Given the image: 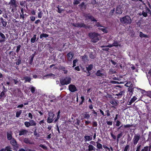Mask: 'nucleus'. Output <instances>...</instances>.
<instances>
[{"mask_svg":"<svg viewBox=\"0 0 151 151\" xmlns=\"http://www.w3.org/2000/svg\"><path fill=\"white\" fill-rule=\"evenodd\" d=\"M88 36L91 39V42L96 43L99 40L100 35L95 32H91L88 33Z\"/></svg>","mask_w":151,"mask_h":151,"instance_id":"f257e3e1","label":"nucleus"},{"mask_svg":"<svg viewBox=\"0 0 151 151\" xmlns=\"http://www.w3.org/2000/svg\"><path fill=\"white\" fill-rule=\"evenodd\" d=\"M121 22L126 25L130 24L132 22L131 18L128 16H125L120 19Z\"/></svg>","mask_w":151,"mask_h":151,"instance_id":"f03ea898","label":"nucleus"},{"mask_svg":"<svg viewBox=\"0 0 151 151\" xmlns=\"http://www.w3.org/2000/svg\"><path fill=\"white\" fill-rule=\"evenodd\" d=\"M71 78L69 76H67L65 78H61L60 80V83L62 86L67 85L71 83Z\"/></svg>","mask_w":151,"mask_h":151,"instance_id":"7ed1b4c3","label":"nucleus"},{"mask_svg":"<svg viewBox=\"0 0 151 151\" xmlns=\"http://www.w3.org/2000/svg\"><path fill=\"white\" fill-rule=\"evenodd\" d=\"M10 143L12 145L13 147V150H17L19 147L18 144H17L15 139L12 138V136L10 133Z\"/></svg>","mask_w":151,"mask_h":151,"instance_id":"20e7f679","label":"nucleus"},{"mask_svg":"<svg viewBox=\"0 0 151 151\" xmlns=\"http://www.w3.org/2000/svg\"><path fill=\"white\" fill-rule=\"evenodd\" d=\"M72 25L74 27L78 28H84L86 29H89L90 26L89 25H87L84 24L83 22H81L80 23H73Z\"/></svg>","mask_w":151,"mask_h":151,"instance_id":"39448f33","label":"nucleus"},{"mask_svg":"<svg viewBox=\"0 0 151 151\" xmlns=\"http://www.w3.org/2000/svg\"><path fill=\"white\" fill-rule=\"evenodd\" d=\"M10 5L12 6L13 8L12 9V11L14 12V11L15 10L16 7L18 6L17 2L16 0H11Z\"/></svg>","mask_w":151,"mask_h":151,"instance_id":"423d86ee","label":"nucleus"},{"mask_svg":"<svg viewBox=\"0 0 151 151\" xmlns=\"http://www.w3.org/2000/svg\"><path fill=\"white\" fill-rule=\"evenodd\" d=\"M49 116L47 118V122L49 123H51L53 121V119L55 115L52 111H50L48 113Z\"/></svg>","mask_w":151,"mask_h":151,"instance_id":"0eeeda50","label":"nucleus"},{"mask_svg":"<svg viewBox=\"0 0 151 151\" xmlns=\"http://www.w3.org/2000/svg\"><path fill=\"white\" fill-rule=\"evenodd\" d=\"M140 139V135L139 134H135L133 140V142L134 145H136L137 144Z\"/></svg>","mask_w":151,"mask_h":151,"instance_id":"6e6552de","label":"nucleus"},{"mask_svg":"<svg viewBox=\"0 0 151 151\" xmlns=\"http://www.w3.org/2000/svg\"><path fill=\"white\" fill-rule=\"evenodd\" d=\"M68 89L71 92H74L77 91V89L75 85L70 84L69 86Z\"/></svg>","mask_w":151,"mask_h":151,"instance_id":"1a4fd4ad","label":"nucleus"},{"mask_svg":"<svg viewBox=\"0 0 151 151\" xmlns=\"http://www.w3.org/2000/svg\"><path fill=\"white\" fill-rule=\"evenodd\" d=\"M83 119H88L90 118L91 114L88 112H85L81 114Z\"/></svg>","mask_w":151,"mask_h":151,"instance_id":"9d476101","label":"nucleus"},{"mask_svg":"<svg viewBox=\"0 0 151 151\" xmlns=\"http://www.w3.org/2000/svg\"><path fill=\"white\" fill-rule=\"evenodd\" d=\"M96 76H99L102 78H103L105 76V74L102 73V70H98L95 73Z\"/></svg>","mask_w":151,"mask_h":151,"instance_id":"9b49d317","label":"nucleus"},{"mask_svg":"<svg viewBox=\"0 0 151 151\" xmlns=\"http://www.w3.org/2000/svg\"><path fill=\"white\" fill-rule=\"evenodd\" d=\"M28 131L27 129H22L19 132V135L20 136L23 135H27Z\"/></svg>","mask_w":151,"mask_h":151,"instance_id":"f8f14e48","label":"nucleus"},{"mask_svg":"<svg viewBox=\"0 0 151 151\" xmlns=\"http://www.w3.org/2000/svg\"><path fill=\"white\" fill-rule=\"evenodd\" d=\"M81 58L84 63H85L88 60V56L86 54H84L83 56H81Z\"/></svg>","mask_w":151,"mask_h":151,"instance_id":"ddd939ff","label":"nucleus"},{"mask_svg":"<svg viewBox=\"0 0 151 151\" xmlns=\"http://www.w3.org/2000/svg\"><path fill=\"white\" fill-rule=\"evenodd\" d=\"M74 54L73 52H69L67 55L68 60L69 61L71 60Z\"/></svg>","mask_w":151,"mask_h":151,"instance_id":"4468645a","label":"nucleus"},{"mask_svg":"<svg viewBox=\"0 0 151 151\" xmlns=\"http://www.w3.org/2000/svg\"><path fill=\"white\" fill-rule=\"evenodd\" d=\"M92 135L90 136L89 135H85L84 136L85 141L87 142L91 140L92 139Z\"/></svg>","mask_w":151,"mask_h":151,"instance_id":"2eb2a0df","label":"nucleus"},{"mask_svg":"<svg viewBox=\"0 0 151 151\" xmlns=\"http://www.w3.org/2000/svg\"><path fill=\"white\" fill-rule=\"evenodd\" d=\"M43 77L44 78H53V79H54L55 77V75L51 73H49L45 76H44Z\"/></svg>","mask_w":151,"mask_h":151,"instance_id":"dca6fc26","label":"nucleus"},{"mask_svg":"<svg viewBox=\"0 0 151 151\" xmlns=\"http://www.w3.org/2000/svg\"><path fill=\"white\" fill-rule=\"evenodd\" d=\"M98 29L106 33H107L108 32L107 30V27H103V28L99 27Z\"/></svg>","mask_w":151,"mask_h":151,"instance_id":"f3484780","label":"nucleus"},{"mask_svg":"<svg viewBox=\"0 0 151 151\" xmlns=\"http://www.w3.org/2000/svg\"><path fill=\"white\" fill-rule=\"evenodd\" d=\"M88 149L86 150H88V151H92L93 150H95L96 148L92 145H89L88 146Z\"/></svg>","mask_w":151,"mask_h":151,"instance_id":"a211bd4d","label":"nucleus"},{"mask_svg":"<svg viewBox=\"0 0 151 151\" xmlns=\"http://www.w3.org/2000/svg\"><path fill=\"white\" fill-rule=\"evenodd\" d=\"M137 98L135 96H134L132 98L130 101L129 102L128 105H131L133 103L137 100Z\"/></svg>","mask_w":151,"mask_h":151,"instance_id":"6ab92c4d","label":"nucleus"},{"mask_svg":"<svg viewBox=\"0 0 151 151\" xmlns=\"http://www.w3.org/2000/svg\"><path fill=\"white\" fill-rule=\"evenodd\" d=\"M116 13L119 14H121L122 13V10L121 9L117 7L116 9Z\"/></svg>","mask_w":151,"mask_h":151,"instance_id":"aec40b11","label":"nucleus"},{"mask_svg":"<svg viewBox=\"0 0 151 151\" xmlns=\"http://www.w3.org/2000/svg\"><path fill=\"white\" fill-rule=\"evenodd\" d=\"M139 37L141 38L145 37V38H148L149 36L147 35L144 34L142 32H139Z\"/></svg>","mask_w":151,"mask_h":151,"instance_id":"412c9836","label":"nucleus"},{"mask_svg":"<svg viewBox=\"0 0 151 151\" xmlns=\"http://www.w3.org/2000/svg\"><path fill=\"white\" fill-rule=\"evenodd\" d=\"M49 36V35L45 33H42L40 35V38L43 40V37L47 38Z\"/></svg>","mask_w":151,"mask_h":151,"instance_id":"4be33fe9","label":"nucleus"},{"mask_svg":"<svg viewBox=\"0 0 151 151\" xmlns=\"http://www.w3.org/2000/svg\"><path fill=\"white\" fill-rule=\"evenodd\" d=\"M142 92H144L145 94L151 98V91H146L144 90H142Z\"/></svg>","mask_w":151,"mask_h":151,"instance_id":"5701e85b","label":"nucleus"},{"mask_svg":"<svg viewBox=\"0 0 151 151\" xmlns=\"http://www.w3.org/2000/svg\"><path fill=\"white\" fill-rule=\"evenodd\" d=\"M36 35H34L33 37L31 39V43H34L36 41Z\"/></svg>","mask_w":151,"mask_h":151,"instance_id":"b1692460","label":"nucleus"},{"mask_svg":"<svg viewBox=\"0 0 151 151\" xmlns=\"http://www.w3.org/2000/svg\"><path fill=\"white\" fill-rule=\"evenodd\" d=\"M23 78L25 80V81L24 82V83H26L27 82H30L31 80L30 78L27 76L24 77Z\"/></svg>","mask_w":151,"mask_h":151,"instance_id":"393cba45","label":"nucleus"},{"mask_svg":"<svg viewBox=\"0 0 151 151\" xmlns=\"http://www.w3.org/2000/svg\"><path fill=\"white\" fill-rule=\"evenodd\" d=\"M60 110H59L57 113V117L55 119V122H57L58 120L60 119Z\"/></svg>","mask_w":151,"mask_h":151,"instance_id":"a878e982","label":"nucleus"},{"mask_svg":"<svg viewBox=\"0 0 151 151\" xmlns=\"http://www.w3.org/2000/svg\"><path fill=\"white\" fill-rule=\"evenodd\" d=\"M0 36L1 37L2 39L0 40V42H3L5 40V37L4 35L0 32Z\"/></svg>","mask_w":151,"mask_h":151,"instance_id":"bb28decb","label":"nucleus"},{"mask_svg":"<svg viewBox=\"0 0 151 151\" xmlns=\"http://www.w3.org/2000/svg\"><path fill=\"white\" fill-rule=\"evenodd\" d=\"M93 68V65L92 64L89 65L88 67H86V69L87 71H91L92 70Z\"/></svg>","mask_w":151,"mask_h":151,"instance_id":"cd10ccee","label":"nucleus"},{"mask_svg":"<svg viewBox=\"0 0 151 151\" xmlns=\"http://www.w3.org/2000/svg\"><path fill=\"white\" fill-rule=\"evenodd\" d=\"M128 91L132 93L134 91V88L133 87V85H131L129 86V87L128 88Z\"/></svg>","mask_w":151,"mask_h":151,"instance_id":"c85d7f7f","label":"nucleus"},{"mask_svg":"<svg viewBox=\"0 0 151 151\" xmlns=\"http://www.w3.org/2000/svg\"><path fill=\"white\" fill-rule=\"evenodd\" d=\"M96 143L97 144L96 147L97 148L99 149H102L103 148L102 147V145L101 144L98 142H96Z\"/></svg>","mask_w":151,"mask_h":151,"instance_id":"c756f323","label":"nucleus"},{"mask_svg":"<svg viewBox=\"0 0 151 151\" xmlns=\"http://www.w3.org/2000/svg\"><path fill=\"white\" fill-rule=\"evenodd\" d=\"M29 122L30 123L31 126H36V122L32 119H31V120H30Z\"/></svg>","mask_w":151,"mask_h":151,"instance_id":"7c9ffc66","label":"nucleus"},{"mask_svg":"<svg viewBox=\"0 0 151 151\" xmlns=\"http://www.w3.org/2000/svg\"><path fill=\"white\" fill-rule=\"evenodd\" d=\"M24 142L26 144H31L30 140L28 138H25L24 139Z\"/></svg>","mask_w":151,"mask_h":151,"instance_id":"2f4dec72","label":"nucleus"},{"mask_svg":"<svg viewBox=\"0 0 151 151\" xmlns=\"http://www.w3.org/2000/svg\"><path fill=\"white\" fill-rule=\"evenodd\" d=\"M22 110H20L18 111H17L16 113V116L17 117H19L21 114H22Z\"/></svg>","mask_w":151,"mask_h":151,"instance_id":"473e14b6","label":"nucleus"},{"mask_svg":"<svg viewBox=\"0 0 151 151\" xmlns=\"http://www.w3.org/2000/svg\"><path fill=\"white\" fill-rule=\"evenodd\" d=\"M90 58L92 59H94L95 58V56L93 52H91L89 55Z\"/></svg>","mask_w":151,"mask_h":151,"instance_id":"72a5a7b5","label":"nucleus"},{"mask_svg":"<svg viewBox=\"0 0 151 151\" xmlns=\"http://www.w3.org/2000/svg\"><path fill=\"white\" fill-rule=\"evenodd\" d=\"M24 124L25 127H28L31 126L30 122L27 121L25 122H24Z\"/></svg>","mask_w":151,"mask_h":151,"instance_id":"f704fd0d","label":"nucleus"},{"mask_svg":"<svg viewBox=\"0 0 151 151\" xmlns=\"http://www.w3.org/2000/svg\"><path fill=\"white\" fill-rule=\"evenodd\" d=\"M59 69L60 70H62L63 71H65V73L66 74L67 73V71L65 70V67L63 66H60L59 67Z\"/></svg>","mask_w":151,"mask_h":151,"instance_id":"c9c22d12","label":"nucleus"},{"mask_svg":"<svg viewBox=\"0 0 151 151\" xmlns=\"http://www.w3.org/2000/svg\"><path fill=\"white\" fill-rule=\"evenodd\" d=\"M89 19L91 20V21L97 22V20L94 18V17L92 15L90 16Z\"/></svg>","mask_w":151,"mask_h":151,"instance_id":"e433bc0d","label":"nucleus"},{"mask_svg":"<svg viewBox=\"0 0 151 151\" xmlns=\"http://www.w3.org/2000/svg\"><path fill=\"white\" fill-rule=\"evenodd\" d=\"M14 47H16L17 48L16 51L17 53H18L20 49L21 45H18L17 46H15Z\"/></svg>","mask_w":151,"mask_h":151,"instance_id":"4c0bfd02","label":"nucleus"},{"mask_svg":"<svg viewBox=\"0 0 151 151\" xmlns=\"http://www.w3.org/2000/svg\"><path fill=\"white\" fill-rule=\"evenodd\" d=\"M79 6L81 8H83V7L84 6V8H86V5L85 4V3L84 2H82L81 4L79 5Z\"/></svg>","mask_w":151,"mask_h":151,"instance_id":"58836bf2","label":"nucleus"},{"mask_svg":"<svg viewBox=\"0 0 151 151\" xmlns=\"http://www.w3.org/2000/svg\"><path fill=\"white\" fill-rule=\"evenodd\" d=\"M145 9L146 10V12L147 13H150V15H151V11L149 8L147 6H145Z\"/></svg>","mask_w":151,"mask_h":151,"instance_id":"ea45409f","label":"nucleus"},{"mask_svg":"<svg viewBox=\"0 0 151 151\" xmlns=\"http://www.w3.org/2000/svg\"><path fill=\"white\" fill-rule=\"evenodd\" d=\"M91 15L90 13L85 14H84L83 16L86 18V19H89Z\"/></svg>","mask_w":151,"mask_h":151,"instance_id":"a19ab883","label":"nucleus"},{"mask_svg":"<svg viewBox=\"0 0 151 151\" xmlns=\"http://www.w3.org/2000/svg\"><path fill=\"white\" fill-rule=\"evenodd\" d=\"M1 19L3 26L4 27H6V22L2 18H1Z\"/></svg>","mask_w":151,"mask_h":151,"instance_id":"79ce46f5","label":"nucleus"},{"mask_svg":"<svg viewBox=\"0 0 151 151\" xmlns=\"http://www.w3.org/2000/svg\"><path fill=\"white\" fill-rule=\"evenodd\" d=\"M113 44L114 47H117L119 46H120V45H119V43L117 41H114Z\"/></svg>","mask_w":151,"mask_h":151,"instance_id":"37998d69","label":"nucleus"},{"mask_svg":"<svg viewBox=\"0 0 151 151\" xmlns=\"http://www.w3.org/2000/svg\"><path fill=\"white\" fill-rule=\"evenodd\" d=\"M123 92V91H121L120 92H119V93L116 94V95L118 97V98L119 99L120 98H121Z\"/></svg>","mask_w":151,"mask_h":151,"instance_id":"c03bdc74","label":"nucleus"},{"mask_svg":"<svg viewBox=\"0 0 151 151\" xmlns=\"http://www.w3.org/2000/svg\"><path fill=\"white\" fill-rule=\"evenodd\" d=\"M95 26H97V27H104V26L102 25L99 22H96L95 24Z\"/></svg>","mask_w":151,"mask_h":151,"instance_id":"a18cd8bd","label":"nucleus"},{"mask_svg":"<svg viewBox=\"0 0 151 151\" xmlns=\"http://www.w3.org/2000/svg\"><path fill=\"white\" fill-rule=\"evenodd\" d=\"M35 88L33 86H31L30 88V91L32 93H35Z\"/></svg>","mask_w":151,"mask_h":151,"instance_id":"49530a36","label":"nucleus"},{"mask_svg":"<svg viewBox=\"0 0 151 151\" xmlns=\"http://www.w3.org/2000/svg\"><path fill=\"white\" fill-rule=\"evenodd\" d=\"M121 123L120 121L118 120L116 121V124L115 125L117 127H119Z\"/></svg>","mask_w":151,"mask_h":151,"instance_id":"de8ad7c7","label":"nucleus"},{"mask_svg":"<svg viewBox=\"0 0 151 151\" xmlns=\"http://www.w3.org/2000/svg\"><path fill=\"white\" fill-rule=\"evenodd\" d=\"M39 146L42 148L44 150H47V147L43 145L40 144L39 145Z\"/></svg>","mask_w":151,"mask_h":151,"instance_id":"09e8293b","label":"nucleus"},{"mask_svg":"<svg viewBox=\"0 0 151 151\" xmlns=\"http://www.w3.org/2000/svg\"><path fill=\"white\" fill-rule=\"evenodd\" d=\"M149 149V147L146 146L144 147L141 150V151H148Z\"/></svg>","mask_w":151,"mask_h":151,"instance_id":"8fccbe9b","label":"nucleus"},{"mask_svg":"<svg viewBox=\"0 0 151 151\" xmlns=\"http://www.w3.org/2000/svg\"><path fill=\"white\" fill-rule=\"evenodd\" d=\"M0 151H9V147L8 146L6 147L5 149H3Z\"/></svg>","mask_w":151,"mask_h":151,"instance_id":"3c124183","label":"nucleus"},{"mask_svg":"<svg viewBox=\"0 0 151 151\" xmlns=\"http://www.w3.org/2000/svg\"><path fill=\"white\" fill-rule=\"evenodd\" d=\"M114 47V45H113V44H109L107 45H103L102 46V47Z\"/></svg>","mask_w":151,"mask_h":151,"instance_id":"603ef678","label":"nucleus"},{"mask_svg":"<svg viewBox=\"0 0 151 151\" xmlns=\"http://www.w3.org/2000/svg\"><path fill=\"white\" fill-rule=\"evenodd\" d=\"M57 7L58 9V10L57 11L59 13H61L62 12L63 10L61 9H60L59 7V5H58V6Z\"/></svg>","mask_w":151,"mask_h":151,"instance_id":"864d4df0","label":"nucleus"},{"mask_svg":"<svg viewBox=\"0 0 151 151\" xmlns=\"http://www.w3.org/2000/svg\"><path fill=\"white\" fill-rule=\"evenodd\" d=\"M131 85H132V83L130 81H129L126 83L124 86L127 87H128Z\"/></svg>","mask_w":151,"mask_h":151,"instance_id":"5fc2aeb1","label":"nucleus"},{"mask_svg":"<svg viewBox=\"0 0 151 151\" xmlns=\"http://www.w3.org/2000/svg\"><path fill=\"white\" fill-rule=\"evenodd\" d=\"M78 60H77V59H76L73 60V67H74L76 66V63L78 62Z\"/></svg>","mask_w":151,"mask_h":151,"instance_id":"6e6d98bb","label":"nucleus"},{"mask_svg":"<svg viewBox=\"0 0 151 151\" xmlns=\"http://www.w3.org/2000/svg\"><path fill=\"white\" fill-rule=\"evenodd\" d=\"M92 114H93L94 116H96L97 115V113L95 111L94 109L91 110Z\"/></svg>","mask_w":151,"mask_h":151,"instance_id":"4d7b16f0","label":"nucleus"},{"mask_svg":"<svg viewBox=\"0 0 151 151\" xmlns=\"http://www.w3.org/2000/svg\"><path fill=\"white\" fill-rule=\"evenodd\" d=\"M42 14L43 13L42 11L39 12L38 14V17L40 18H41L42 17Z\"/></svg>","mask_w":151,"mask_h":151,"instance_id":"13d9d810","label":"nucleus"},{"mask_svg":"<svg viewBox=\"0 0 151 151\" xmlns=\"http://www.w3.org/2000/svg\"><path fill=\"white\" fill-rule=\"evenodd\" d=\"M110 102L112 104L114 105H116L117 104V102L114 100L111 101Z\"/></svg>","mask_w":151,"mask_h":151,"instance_id":"bf43d9fd","label":"nucleus"},{"mask_svg":"<svg viewBox=\"0 0 151 151\" xmlns=\"http://www.w3.org/2000/svg\"><path fill=\"white\" fill-rule=\"evenodd\" d=\"M39 124L40 125L42 126H43L45 125L44 124L45 123H44V119L40 121L39 122Z\"/></svg>","mask_w":151,"mask_h":151,"instance_id":"052dcab7","label":"nucleus"},{"mask_svg":"<svg viewBox=\"0 0 151 151\" xmlns=\"http://www.w3.org/2000/svg\"><path fill=\"white\" fill-rule=\"evenodd\" d=\"M133 126L132 124H128L127 125H124V128H130L132 127Z\"/></svg>","mask_w":151,"mask_h":151,"instance_id":"680f3d73","label":"nucleus"},{"mask_svg":"<svg viewBox=\"0 0 151 151\" xmlns=\"http://www.w3.org/2000/svg\"><path fill=\"white\" fill-rule=\"evenodd\" d=\"M142 15L145 17H147L148 16L147 13V12H145L144 11H142Z\"/></svg>","mask_w":151,"mask_h":151,"instance_id":"e2e57ef3","label":"nucleus"},{"mask_svg":"<svg viewBox=\"0 0 151 151\" xmlns=\"http://www.w3.org/2000/svg\"><path fill=\"white\" fill-rule=\"evenodd\" d=\"M105 112L106 114V115H107V116H110L111 114L110 113V112L109 110L107 109L105 111Z\"/></svg>","mask_w":151,"mask_h":151,"instance_id":"0e129e2a","label":"nucleus"},{"mask_svg":"<svg viewBox=\"0 0 151 151\" xmlns=\"http://www.w3.org/2000/svg\"><path fill=\"white\" fill-rule=\"evenodd\" d=\"M4 92H2L0 94V99L4 98Z\"/></svg>","mask_w":151,"mask_h":151,"instance_id":"69168bd1","label":"nucleus"},{"mask_svg":"<svg viewBox=\"0 0 151 151\" xmlns=\"http://www.w3.org/2000/svg\"><path fill=\"white\" fill-rule=\"evenodd\" d=\"M129 145H127L124 147V151H127L128 150L129 148Z\"/></svg>","mask_w":151,"mask_h":151,"instance_id":"338daca9","label":"nucleus"},{"mask_svg":"<svg viewBox=\"0 0 151 151\" xmlns=\"http://www.w3.org/2000/svg\"><path fill=\"white\" fill-rule=\"evenodd\" d=\"M21 63V60L20 59H18L16 62V64L17 65H19L20 63Z\"/></svg>","mask_w":151,"mask_h":151,"instance_id":"774afa93","label":"nucleus"}]
</instances>
